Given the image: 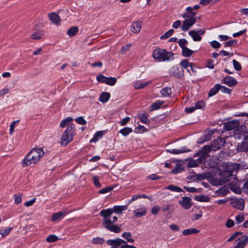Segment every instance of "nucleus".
<instances>
[{"label": "nucleus", "instance_id": "f257e3e1", "mask_svg": "<svg viewBox=\"0 0 248 248\" xmlns=\"http://www.w3.org/2000/svg\"><path fill=\"white\" fill-rule=\"evenodd\" d=\"M44 151L42 148H33L25 156L21 161L23 167L34 165L40 161L44 155Z\"/></svg>", "mask_w": 248, "mask_h": 248}, {"label": "nucleus", "instance_id": "f03ea898", "mask_svg": "<svg viewBox=\"0 0 248 248\" xmlns=\"http://www.w3.org/2000/svg\"><path fill=\"white\" fill-rule=\"evenodd\" d=\"M76 134L75 125L73 124H70L66 127V130L62 133L61 138V144L62 146H66L71 141Z\"/></svg>", "mask_w": 248, "mask_h": 248}, {"label": "nucleus", "instance_id": "7ed1b4c3", "mask_svg": "<svg viewBox=\"0 0 248 248\" xmlns=\"http://www.w3.org/2000/svg\"><path fill=\"white\" fill-rule=\"evenodd\" d=\"M153 58L158 62L169 61L173 59V54L164 49L157 48L153 52Z\"/></svg>", "mask_w": 248, "mask_h": 248}, {"label": "nucleus", "instance_id": "20e7f679", "mask_svg": "<svg viewBox=\"0 0 248 248\" xmlns=\"http://www.w3.org/2000/svg\"><path fill=\"white\" fill-rule=\"evenodd\" d=\"M113 223L114 222H112V220L110 219V217L103 218L102 225L104 227L111 232L116 233L119 232L121 231L120 228L116 225H113Z\"/></svg>", "mask_w": 248, "mask_h": 248}, {"label": "nucleus", "instance_id": "39448f33", "mask_svg": "<svg viewBox=\"0 0 248 248\" xmlns=\"http://www.w3.org/2000/svg\"><path fill=\"white\" fill-rule=\"evenodd\" d=\"M181 26V29L183 31H187L196 23V19L195 17H190L185 18Z\"/></svg>", "mask_w": 248, "mask_h": 248}, {"label": "nucleus", "instance_id": "423d86ee", "mask_svg": "<svg viewBox=\"0 0 248 248\" xmlns=\"http://www.w3.org/2000/svg\"><path fill=\"white\" fill-rule=\"evenodd\" d=\"M133 213L135 217L140 218L146 214L147 209L143 205L140 204L135 207Z\"/></svg>", "mask_w": 248, "mask_h": 248}, {"label": "nucleus", "instance_id": "0eeeda50", "mask_svg": "<svg viewBox=\"0 0 248 248\" xmlns=\"http://www.w3.org/2000/svg\"><path fill=\"white\" fill-rule=\"evenodd\" d=\"M205 32L204 29H202L198 31L191 30L188 32V34L192 37L194 41L199 42L202 40L201 35Z\"/></svg>", "mask_w": 248, "mask_h": 248}, {"label": "nucleus", "instance_id": "6e6552de", "mask_svg": "<svg viewBox=\"0 0 248 248\" xmlns=\"http://www.w3.org/2000/svg\"><path fill=\"white\" fill-rule=\"evenodd\" d=\"M232 171L231 170L224 171L220 173V178L217 183L218 185H222L229 180V178L232 176Z\"/></svg>", "mask_w": 248, "mask_h": 248}, {"label": "nucleus", "instance_id": "1a4fd4ad", "mask_svg": "<svg viewBox=\"0 0 248 248\" xmlns=\"http://www.w3.org/2000/svg\"><path fill=\"white\" fill-rule=\"evenodd\" d=\"M142 24V21L140 20L133 22L130 26V31L133 33H139L140 31Z\"/></svg>", "mask_w": 248, "mask_h": 248}, {"label": "nucleus", "instance_id": "9d476101", "mask_svg": "<svg viewBox=\"0 0 248 248\" xmlns=\"http://www.w3.org/2000/svg\"><path fill=\"white\" fill-rule=\"evenodd\" d=\"M179 204L185 209H189L192 206L191 199L188 197H183L179 202Z\"/></svg>", "mask_w": 248, "mask_h": 248}, {"label": "nucleus", "instance_id": "9b49d317", "mask_svg": "<svg viewBox=\"0 0 248 248\" xmlns=\"http://www.w3.org/2000/svg\"><path fill=\"white\" fill-rule=\"evenodd\" d=\"M239 125V122L238 121H230L224 124V128L226 130H232L237 128Z\"/></svg>", "mask_w": 248, "mask_h": 248}, {"label": "nucleus", "instance_id": "f8f14e48", "mask_svg": "<svg viewBox=\"0 0 248 248\" xmlns=\"http://www.w3.org/2000/svg\"><path fill=\"white\" fill-rule=\"evenodd\" d=\"M237 243L234 248H244L248 242V236L242 235L237 240Z\"/></svg>", "mask_w": 248, "mask_h": 248}, {"label": "nucleus", "instance_id": "ddd939ff", "mask_svg": "<svg viewBox=\"0 0 248 248\" xmlns=\"http://www.w3.org/2000/svg\"><path fill=\"white\" fill-rule=\"evenodd\" d=\"M123 243L124 241L120 238L108 241V244L111 246L110 248H120Z\"/></svg>", "mask_w": 248, "mask_h": 248}, {"label": "nucleus", "instance_id": "4468645a", "mask_svg": "<svg viewBox=\"0 0 248 248\" xmlns=\"http://www.w3.org/2000/svg\"><path fill=\"white\" fill-rule=\"evenodd\" d=\"M170 74L174 77L180 78L183 76L184 71L182 68L176 65L171 68Z\"/></svg>", "mask_w": 248, "mask_h": 248}, {"label": "nucleus", "instance_id": "2eb2a0df", "mask_svg": "<svg viewBox=\"0 0 248 248\" xmlns=\"http://www.w3.org/2000/svg\"><path fill=\"white\" fill-rule=\"evenodd\" d=\"M48 16L49 19L54 24L59 25L61 22V19L59 16L56 13L52 12L49 14Z\"/></svg>", "mask_w": 248, "mask_h": 248}, {"label": "nucleus", "instance_id": "dca6fc26", "mask_svg": "<svg viewBox=\"0 0 248 248\" xmlns=\"http://www.w3.org/2000/svg\"><path fill=\"white\" fill-rule=\"evenodd\" d=\"M211 148L209 146L205 145L195 154V156L206 157L208 153L210 151Z\"/></svg>", "mask_w": 248, "mask_h": 248}, {"label": "nucleus", "instance_id": "f3484780", "mask_svg": "<svg viewBox=\"0 0 248 248\" xmlns=\"http://www.w3.org/2000/svg\"><path fill=\"white\" fill-rule=\"evenodd\" d=\"M223 83L230 87L236 85L237 84V80L230 76H227L223 79Z\"/></svg>", "mask_w": 248, "mask_h": 248}, {"label": "nucleus", "instance_id": "a211bd4d", "mask_svg": "<svg viewBox=\"0 0 248 248\" xmlns=\"http://www.w3.org/2000/svg\"><path fill=\"white\" fill-rule=\"evenodd\" d=\"M196 13L193 12V8L192 7L189 6L186 8V12L182 15V16L183 18H187L194 17Z\"/></svg>", "mask_w": 248, "mask_h": 248}, {"label": "nucleus", "instance_id": "6ab92c4d", "mask_svg": "<svg viewBox=\"0 0 248 248\" xmlns=\"http://www.w3.org/2000/svg\"><path fill=\"white\" fill-rule=\"evenodd\" d=\"M66 215L65 212H59L54 214L52 217V220L54 222L60 221Z\"/></svg>", "mask_w": 248, "mask_h": 248}, {"label": "nucleus", "instance_id": "aec40b11", "mask_svg": "<svg viewBox=\"0 0 248 248\" xmlns=\"http://www.w3.org/2000/svg\"><path fill=\"white\" fill-rule=\"evenodd\" d=\"M200 231L195 228H190L184 230L182 234L184 236L189 235L192 234H196L200 232Z\"/></svg>", "mask_w": 248, "mask_h": 248}, {"label": "nucleus", "instance_id": "412c9836", "mask_svg": "<svg viewBox=\"0 0 248 248\" xmlns=\"http://www.w3.org/2000/svg\"><path fill=\"white\" fill-rule=\"evenodd\" d=\"M151 83V81H145L142 80H139L136 81L134 85L135 88L139 89L142 88Z\"/></svg>", "mask_w": 248, "mask_h": 248}, {"label": "nucleus", "instance_id": "4be33fe9", "mask_svg": "<svg viewBox=\"0 0 248 248\" xmlns=\"http://www.w3.org/2000/svg\"><path fill=\"white\" fill-rule=\"evenodd\" d=\"M233 205L237 209L242 210L244 208L245 202L243 199L235 200L233 202Z\"/></svg>", "mask_w": 248, "mask_h": 248}, {"label": "nucleus", "instance_id": "5701e85b", "mask_svg": "<svg viewBox=\"0 0 248 248\" xmlns=\"http://www.w3.org/2000/svg\"><path fill=\"white\" fill-rule=\"evenodd\" d=\"M113 211L111 209H107L106 210H102L100 214L103 217V218H107L110 217V216L112 214Z\"/></svg>", "mask_w": 248, "mask_h": 248}, {"label": "nucleus", "instance_id": "b1692460", "mask_svg": "<svg viewBox=\"0 0 248 248\" xmlns=\"http://www.w3.org/2000/svg\"><path fill=\"white\" fill-rule=\"evenodd\" d=\"M110 94L109 93L103 92L101 93L99 100L102 103L107 102L110 98Z\"/></svg>", "mask_w": 248, "mask_h": 248}, {"label": "nucleus", "instance_id": "393cba45", "mask_svg": "<svg viewBox=\"0 0 248 248\" xmlns=\"http://www.w3.org/2000/svg\"><path fill=\"white\" fill-rule=\"evenodd\" d=\"M163 97H170L171 94V90L170 87H165L162 89L160 92Z\"/></svg>", "mask_w": 248, "mask_h": 248}, {"label": "nucleus", "instance_id": "a878e982", "mask_svg": "<svg viewBox=\"0 0 248 248\" xmlns=\"http://www.w3.org/2000/svg\"><path fill=\"white\" fill-rule=\"evenodd\" d=\"M220 85L219 84H216L209 92L208 96L211 97L216 94L219 90Z\"/></svg>", "mask_w": 248, "mask_h": 248}, {"label": "nucleus", "instance_id": "bb28decb", "mask_svg": "<svg viewBox=\"0 0 248 248\" xmlns=\"http://www.w3.org/2000/svg\"><path fill=\"white\" fill-rule=\"evenodd\" d=\"M127 209V206L124 205H119L115 206L113 208V211L117 214H120L122 211L126 210Z\"/></svg>", "mask_w": 248, "mask_h": 248}, {"label": "nucleus", "instance_id": "cd10ccee", "mask_svg": "<svg viewBox=\"0 0 248 248\" xmlns=\"http://www.w3.org/2000/svg\"><path fill=\"white\" fill-rule=\"evenodd\" d=\"M167 151L168 152L173 154H180L188 152L189 151V150L185 148H182L180 149H174L171 150H168Z\"/></svg>", "mask_w": 248, "mask_h": 248}, {"label": "nucleus", "instance_id": "c85d7f7f", "mask_svg": "<svg viewBox=\"0 0 248 248\" xmlns=\"http://www.w3.org/2000/svg\"><path fill=\"white\" fill-rule=\"evenodd\" d=\"M73 120V119L71 117H66L61 121L60 126L61 127L64 128L66 125H69L68 124L72 122Z\"/></svg>", "mask_w": 248, "mask_h": 248}, {"label": "nucleus", "instance_id": "c756f323", "mask_svg": "<svg viewBox=\"0 0 248 248\" xmlns=\"http://www.w3.org/2000/svg\"><path fill=\"white\" fill-rule=\"evenodd\" d=\"M103 132L102 131H97L93 136V138L90 140V142H95L103 135Z\"/></svg>", "mask_w": 248, "mask_h": 248}, {"label": "nucleus", "instance_id": "7c9ffc66", "mask_svg": "<svg viewBox=\"0 0 248 248\" xmlns=\"http://www.w3.org/2000/svg\"><path fill=\"white\" fill-rule=\"evenodd\" d=\"M44 35L43 31H38L34 32L31 36V38L32 39L40 40L41 39Z\"/></svg>", "mask_w": 248, "mask_h": 248}, {"label": "nucleus", "instance_id": "2f4dec72", "mask_svg": "<svg viewBox=\"0 0 248 248\" xmlns=\"http://www.w3.org/2000/svg\"><path fill=\"white\" fill-rule=\"evenodd\" d=\"M78 27L73 26L69 28L67 31V34L70 37L75 35L78 32Z\"/></svg>", "mask_w": 248, "mask_h": 248}, {"label": "nucleus", "instance_id": "473e14b6", "mask_svg": "<svg viewBox=\"0 0 248 248\" xmlns=\"http://www.w3.org/2000/svg\"><path fill=\"white\" fill-rule=\"evenodd\" d=\"M182 55L185 57H188L191 56L193 53V51L188 48L187 47H184L182 49Z\"/></svg>", "mask_w": 248, "mask_h": 248}, {"label": "nucleus", "instance_id": "72a5a7b5", "mask_svg": "<svg viewBox=\"0 0 248 248\" xmlns=\"http://www.w3.org/2000/svg\"><path fill=\"white\" fill-rule=\"evenodd\" d=\"M133 130L132 128L129 127H125L123 128V129H121L119 131V133L121 134L123 136L126 137L129 134L132 132Z\"/></svg>", "mask_w": 248, "mask_h": 248}, {"label": "nucleus", "instance_id": "f704fd0d", "mask_svg": "<svg viewBox=\"0 0 248 248\" xmlns=\"http://www.w3.org/2000/svg\"><path fill=\"white\" fill-rule=\"evenodd\" d=\"M116 78L114 77H107L105 83L109 86H113L116 83Z\"/></svg>", "mask_w": 248, "mask_h": 248}, {"label": "nucleus", "instance_id": "c9c22d12", "mask_svg": "<svg viewBox=\"0 0 248 248\" xmlns=\"http://www.w3.org/2000/svg\"><path fill=\"white\" fill-rule=\"evenodd\" d=\"M196 200L200 202H208L210 201V198L208 196L201 195L197 196Z\"/></svg>", "mask_w": 248, "mask_h": 248}, {"label": "nucleus", "instance_id": "e433bc0d", "mask_svg": "<svg viewBox=\"0 0 248 248\" xmlns=\"http://www.w3.org/2000/svg\"><path fill=\"white\" fill-rule=\"evenodd\" d=\"M163 103H164L163 101H159V100H158V101L155 102V103L152 104L151 105L152 110H156V109L159 108L160 106H161V105H162L163 104Z\"/></svg>", "mask_w": 248, "mask_h": 248}, {"label": "nucleus", "instance_id": "4c0bfd02", "mask_svg": "<svg viewBox=\"0 0 248 248\" xmlns=\"http://www.w3.org/2000/svg\"><path fill=\"white\" fill-rule=\"evenodd\" d=\"M167 189H169L171 191L181 192L183 191V190L180 187H178L174 185H170L167 187Z\"/></svg>", "mask_w": 248, "mask_h": 248}, {"label": "nucleus", "instance_id": "58836bf2", "mask_svg": "<svg viewBox=\"0 0 248 248\" xmlns=\"http://www.w3.org/2000/svg\"><path fill=\"white\" fill-rule=\"evenodd\" d=\"M58 239L59 238L57 236L54 234H51L46 237V241L48 243H52L57 241Z\"/></svg>", "mask_w": 248, "mask_h": 248}, {"label": "nucleus", "instance_id": "ea45409f", "mask_svg": "<svg viewBox=\"0 0 248 248\" xmlns=\"http://www.w3.org/2000/svg\"><path fill=\"white\" fill-rule=\"evenodd\" d=\"M174 32V30L173 29H170L168 31H167L166 33H165L163 35H162L160 37V39L162 40H164L168 38L169 37L171 36Z\"/></svg>", "mask_w": 248, "mask_h": 248}, {"label": "nucleus", "instance_id": "a19ab883", "mask_svg": "<svg viewBox=\"0 0 248 248\" xmlns=\"http://www.w3.org/2000/svg\"><path fill=\"white\" fill-rule=\"evenodd\" d=\"M194 106L196 109H203L205 107V103L203 101H199L195 103Z\"/></svg>", "mask_w": 248, "mask_h": 248}, {"label": "nucleus", "instance_id": "79ce46f5", "mask_svg": "<svg viewBox=\"0 0 248 248\" xmlns=\"http://www.w3.org/2000/svg\"><path fill=\"white\" fill-rule=\"evenodd\" d=\"M12 229L13 228L12 227H10V228L2 229L0 231V234L3 237H5L9 234L10 231L12 230Z\"/></svg>", "mask_w": 248, "mask_h": 248}, {"label": "nucleus", "instance_id": "37998d69", "mask_svg": "<svg viewBox=\"0 0 248 248\" xmlns=\"http://www.w3.org/2000/svg\"><path fill=\"white\" fill-rule=\"evenodd\" d=\"M122 236L124 238H125L127 239L128 242L133 243L134 242V240L132 238L130 237L131 234L130 232H125L123 233Z\"/></svg>", "mask_w": 248, "mask_h": 248}, {"label": "nucleus", "instance_id": "c03bdc74", "mask_svg": "<svg viewBox=\"0 0 248 248\" xmlns=\"http://www.w3.org/2000/svg\"><path fill=\"white\" fill-rule=\"evenodd\" d=\"M139 118L141 122L145 124H148L150 122V120L147 117V115L144 114H141L140 115Z\"/></svg>", "mask_w": 248, "mask_h": 248}, {"label": "nucleus", "instance_id": "a18cd8bd", "mask_svg": "<svg viewBox=\"0 0 248 248\" xmlns=\"http://www.w3.org/2000/svg\"><path fill=\"white\" fill-rule=\"evenodd\" d=\"M22 194H16L14 196V202L16 204H18L22 202Z\"/></svg>", "mask_w": 248, "mask_h": 248}, {"label": "nucleus", "instance_id": "49530a36", "mask_svg": "<svg viewBox=\"0 0 248 248\" xmlns=\"http://www.w3.org/2000/svg\"><path fill=\"white\" fill-rule=\"evenodd\" d=\"M180 64L182 67L185 69H187L190 65V62H189L186 59L181 61Z\"/></svg>", "mask_w": 248, "mask_h": 248}, {"label": "nucleus", "instance_id": "de8ad7c7", "mask_svg": "<svg viewBox=\"0 0 248 248\" xmlns=\"http://www.w3.org/2000/svg\"><path fill=\"white\" fill-rule=\"evenodd\" d=\"M200 162V161L199 160V159H197L196 160H192L189 162L188 164V166L190 168L196 167L199 166Z\"/></svg>", "mask_w": 248, "mask_h": 248}, {"label": "nucleus", "instance_id": "09e8293b", "mask_svg": "<svg viewBox=\"0 0 248 248\" xmlns=\"http://www.w3.org/2000/svg\"><path fill=\"white\" fill-rule=\"evenodd\" d=\"M232 63L234 69L236 71H240L241 69V65L240 63L235 60L232 61Z\"/></svg>", "mask_w": 248, "mask_h": 248}, {"label": "nucleus", "instance_id": "8fccbe9b", "mask_svg": "<svg viewBox=\"0 0 248 248\" xmlns=\"http://www.w3.org/2000/svg\"><path fill=\"white\" fill-rule=\"evenodd\" d=\"M136 129L138 130V132L139 133H143L148 131V129L146 128H145V126L141 125L140 124H139L137 127Z\"/></svg>", "mask_w": 248, "mask_h": 248}, {"label": "nucleus", "instance_id": "3c124183", "mask_svg": "<svg viewBox=\"0 0 248 248\" xmlns=\"http://www.w3.org/2000/svg\"><path fill=\"white\" fill-rule=\"evenodd\" d=\"M76 121L78 124L82 125H85L87 123L86 121L83 118V117L81 116L78 117L76 119Z\"/></svg>", "mask_w": 248, "mask_h": 248}, {"label": "nucleus", "instance_id": "603ef678", "mask_svg": "<svg viewBox=\"0 0 248 248\" xmlns=\"http://www.w3.org/2000/svg\"><path fill=\"white\" fill-rule=\"evenodd\" d=\"M169 227L173 232H179L180 230V227L175 224H170Z\"/></svg>", "mask_w": 248, "mask_h": 248}, {"label": "nucleus", "instance_id": "864d4df0", "mask_svg": "<svg viewBox=\"0 0 248 248\" xmlns=\"http://www.w3.org/2000/svg\"><path fill=\"white\" fill-rule=\"evenodd\" d=\"M160 209V207L158 206H154L151 209V213L153 215H156L159 213Z\"/></svg>", "mask_w": 248, "mask_h": 248}, {"label": "nucleus", "instance_id": "5fc2aeb1", "mask_svg": "<svg viewBox=\"0 0 248 248\" xmlns=\"http://www.w3.org/2000/svg\"><path fill=\"white\" fill-rule=\"evenodd\" d=\"M187 44V41L185 39H181L178 42V44L180 47L183 49L186 47V45Z\"/></svg>", "mask_w": 248, "mask_h": 248}, {"label": "nucleus", "instance_id": "6e6d98bb", "mask_svg": "<svg viewBox=\"0 0 248 248\" xmlns=\"http://www.w3.org/2000/svg\"><path fill=\"white\" fill-rule=\"evenodd\" d=\"M93 182L94 185L98 188H100L101 187V184L99 182V178L97 176H93Z\"/></svg>", "mask_w": 248, "mask_h": 248}, {"label": "nucleus", "instance_id": "4d7b16f0", "mask_svg": "<svg viewBox=\"0 0 248 248\" xmlns=\"http://www.w3.org/2000/svg\"><path fill=\"white\" fill-rule=\"evenodd\" d=\"M219 90H220L221 92L223 93L230 94L231 93V90L230 89L224 86L220 85Z\"/></svg>", "mask_w": 248, "mask_h": 248}, {"label": "nucleus", "instance_id": "13d9d810", "mask_svg": "<svg viewBox=\"0 0 248 248\" xmlns=\"http://www.w3.org/2000/svg\"><path fill=\"white\" fill-rule=\"evenodd\" d=\"M92 242L93 244H101L104 242V239L101 237L93 238Z\"/></svg>", "mask_w": 248, "mask_h": 248}, {"label": "nucleus", "instance_id": "bf43d9fd", "mask_svg": "<svg viewBox=\"0 0 248 248\" xmlns=\"http://www.w3.org/2000/svg\"><path fill=\"white\" fill-rule=\"evenodd\" d=\"M112 189L113 187H107L100 189L99 191V193L102 194H104L110 192L111 190H112Z\"/></svg>", "mask_w": 248, "mask_h": 248}, {"label": "nucleus", "instance_id": "052dcab7", "mask_svg": "<svg viewBox=\"0 0 248 248\" xmlns=\"http://www.w3.org/2000/svg\"><path fill=\"white\" fill-rule=\"evenodd\" d=\"M131 47V44H127L124 46H123L121 50V52L122 54L125 53L126 52H127Z\"/></svg>", "mask_w": 248, "mask_h": 248}, {"label": "nucleus", "instance_id": "680f3d73", "mask_svg": "<svg viewBox=\"0 0 248 248\" xmlns=\"http://www.w3.org/2000/svg\"><path fill=\"white\" fill-rule=\"evenodd\" d=\"M18 122V121H14L12 122V123L11 124L10 126V131L9 133L10 135H12L14 130H15V125Z\"/></svg>", "mask_w": 248, "mask_h": 248}, {"label": "nucleus", "instance_id": "e2e57ef3", "mask_svg": "<svg viewBox=\"0 0 248 248\" xmlns=\"http://www.w3.org/2000/svg\"><path fill=\"white\" fill-rule=\"evenodd\" d=\"M36 199L34 198L30 201H27L25 202L24 205L26 207H30L36 201Z\"/></svg>", "mask_w": 248, "mask_h": 248}, {"label": "nucleus", "instance_id": "0e129e2a", "mask_svg": "<svg viewBox=\"0 0 248 248\" xmlns=\"http://www.w3.org/2000/svg\"><path fill=\"white\" fill-rule=\"evenodd\" d=\"M237 42L235 40H232L228 41L226 42H225L224 46L225 47H229V46H232L235 45L236 44Z\"/></svg>", "mask_w": 248, "mask_h": 248}, {"label": "nucleus", "instance_id": "69168bd1", "mask_svg": "<svg viewBox=\"0 0 248 248\" xmlns=\"http://www.w3.org/2000/svg\"><path fill=\"white\" fill-rule=\"evenodd\" d=\"M235 220L238 223L243 222L244 220V215L242 214L238 215L235 217Z\"/></svg>", "mask_w": 248, "mask_h": 248}, {"label": "nucleus", "instance_id": "338daca9", "mask_svg": "<svg viewBox=\"0 0 248 248\" xmlns=\"http://www.w3.org/2000/svg\"><path fill=\"white\" fill-rule=\"evenodd\" d=\"M181 21L179 20H177L172 23V27L174 29H177L179 28L181 26Z\"/></svg>", "mask_w": 248, "mask_h": 248}, {"label": "nucleus", "instance_id": "774afa93", "mask_svg": "<svg viewBox=\"0 0 248 248\" xmlns=\"http://www.w3.org/2000/svg\"><path fill=\"white\" fill-rule=\"evenodd\" d=\"M106 78L107 77H105L103 75H99L97 76L96 79L98 82L105 83Z\"/></svg>", "mask_w": 248, "mask_h": 248}]
</instances>
